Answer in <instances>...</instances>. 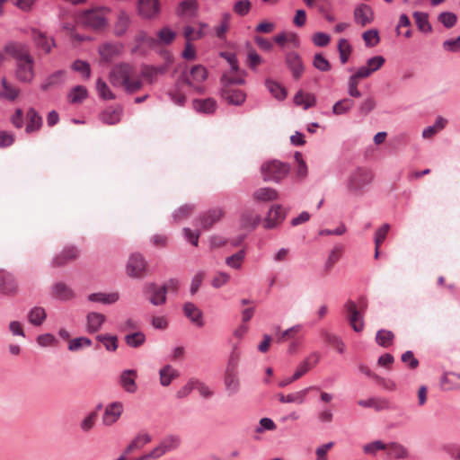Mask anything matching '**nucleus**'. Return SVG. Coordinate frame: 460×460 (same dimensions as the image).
<instances>
[{"label":"nucleus","instance_id":"1","mask_svg":"<svg viewBox=\"0 0 460 460\" xmlns=\"http://www.w3.org/2000/svg\"><path fill=\"white\" fill-rule=\"evenodd\" d=\"M164 66L155 68L145 66L141 72L128 64H120L112 68L110 73V83L114 86L123 87L128 93H135L141 89L143 83L141 77L152 78L158 73H164Z\"/></svg>","mask_w":460,"mask_h":460},{"label":"nucleus","instance_id":"2","mask_svg":"<svg viewBox=\"0 0 460 460\" xmlns=\"http://www.w3.org/2000/svg\"><path fill=\"white\" fill-rule=\"evenodd\" d=\"M5 51L16 60L17 80L26 84L32 82L35 76L34 59L29 47L22 43H11L5 46Z\"/></svg>","mask_w":460,"mask_h":460},{"label":"nucleus","instance_id":"3","mask_svg":"<svg viewBox=\"0 0 460 460\" xmlns=\"http://www.w3.org/2000/svg\"><path fill=\"white\" fill-rule=\"evenodd\" d=\"M373 180L374 173L370 169L359 167L349 175L346 186L350 193L361 195Z\"/></svg>","mask_w":460,"mask_h":460},{"label":"nucleus","instance_id":"4","mask_svg":"<svg viewBox=\"0 0 460 460\" xmlns=\"http://www.w3.org/2000/svg\"><path fill=\"white\" fill-rule=\"evenodd\" d=\"M108 9L94 8L84 11L79 16V22L94 31L104 29L107 24Z\"/></svg>","mask_w":460,"mask_h":460},{"label":"nucleus","instance_id":"5","mask_svg":"<svg viewBox=\"0 0 460 460\" xmlns=\"http://www.w3.org/2000/svg\"><path fill=\"white\" fill-rule=\"evenodd\" d=\"M261 172L264 181H272L279 182L289 172V166L278 160L265 162L261 167Z\"/></svg>","mask_w":460,"mask_h":460},{"label":"nucleus","instance_id":"6","mask_svg":"<svg viewBox=\"0 0 460 460\" xmlns=\"http://www.w3.org/2000/svg\"><path fill=\"white\" fill-rule=\"evenodd\" d=\"M366 302L360 305L359 309L357 307L355 302L351 300L348 301L344 305V309L346 311V317L352 329L357 332H360L364 329L363 314L366 311Z\"/></svg>","mask_w":460,"mask_h":460},{"label":"nucleus","instance_id":"7","mask_svg":"<svg viewBox=\"0 0 460 460\" xmlns=\"http://www.w3.org/2000/svg\"><path fill=\"white\" fill-rule=\"evenodd\" d=\"M148 271V263L140 253H133L129 256L127 265V275L133 279H143Z\"/></svg>","mask_w":460,"mask_h":460},{"label":"nucleus","instance_id":"8","mask_svg":"<svg viewBox=\"0 0 460 460\" xmlns=\"http://www.w3.org/2000/svg\"><path fill=\"white\" fill-rule=\"evenodd\" d=\"M124 411V405L121 402H112L108 403L102 416V424L104 427L113 426L121 417Z\"/></svg>","mask_w":460,"mask_h":460},{"label":"nucleus","instance_id":"9","mask_svg":"<svg viewBox=\"0 0 460 460\" xmlns=\"http://www.w3.org/2000/svg\"><path fill=\"white\" fill-rule=\"evenodd\" d=\"M286 217V211L280 205L272 206L263 222V226L267 229L277 227Z\"/></svg>","mask_w":460,"mask_h":460},{"label":"nucleus","instance_id":"10","mask_svg":"<svg viewBox=\"0 0 460 460\" xmlns=\"http://www.w3.org/2000/svg\"><path fill=\"white\" fill-rule=\"evenodd\" d=\"M137 372L135 369L123 370L119 377V384L122 389L128 394H135L137 391L136 379Z\"/></svg>","mask_w":460,"mask_h":460},{"label":"nucleus","instance_id":"11","mask_svg":"<svg viewBox=\"0 0 460 460\" xmlns=\"http://www.w3.org/2000/svg\"><path fill=\"white\" fill-rule=\"evenodd\" d=\"M0 292L8 296L18 292V284L13 274L0 270Z\"/></svg>","mask_w":460,"mask_h":460},{"label":"nucleus","instance_id":"12","mask_svg":"<svg viewBox=\"0 0 460 460\" xmlns=\"http://www.w3.org/2000/svg\"><path fill=\"white\" fill-rule=\"evenodd\" d=\"M225 216V210L222 208H214L204 213L199 219L201 227L205 230L209 229L214 224L220 221Z\"/></svg>","mask_w":460,"mask_h":460},{"label":"nucleus","instance_id":"13","mask_svg":"<svg viewBox=\"0 0 460 460\" xmlns=\"http://www.w3.org/2000/svg\"><path fill=\"white\" fill-rule=\"evenodd\" d=\"M385 58L383 56H375L367 61L366 66L359 67L357 72L364 78L369 77L373 73L379 70L385 64Z\"/></svg>","mask_w":460,"mask_h":460},{"label":"nucleus","instance_id":"14","mask_svg":"<svg viewBox=\"0 0 460 460\" xmlns=\"http://www.w3.org/2000/svg\"><path fill=\"white\" fill-rule=\"evenodd\" d=\"M354 20L356 23L364 27L372 22L374 13L371 7L367 4H361L354 10Z\"/></svg>","mask_w":460,"mask_h":460},{"label":"nucleus","instance_id":"15","mask_svg":"<svg viewBox=\"0 0 460 460\" xmlns=\"http://www.w3.org/2000/svg\"><path fill=\"white\" fill-rule=\"evenodd\" d=\"M244 75L245 73L239 68H237V71H233L230 69L229 71L224 73L222 75V88L233 87L236 84H243L244 83Z\"/></svg>","mask_w":460,"mask_h":460},{"label":"nucleus","instance_id":"16","mask_svg":"<svg viewBox=\"0 0 460 460\" xmlns=\"http://www.w3.org/2000/svg\"><path fill=\"white\" fill-rule=\"evenodd\" d=\"M31 31L35 45L41 49L46 54L49 53L52 48L56 46L53 38L48 37L45 33L36 29H32Z\"/></svg>","mask_w":460,"mask_h":460},{"label":"nucleus","instance_id":"17","mask_svg":"<svg viewBox=\"0 0 460 460\" xmlns=\"http://www.w3.org/2000/svg\"><path fill=\"white\" fill-rule=\"evenodd\" d=\"M224 384L228 395H234L240 390V380L238 371L226 370Z\"/></svg>","mask_w":460,"mask_h":460},{"label":"nucleus","instance_id":"18","mask_svg":"<svg viewBox=\"0 0 460 460\" xmlns=\"http://www.w3.org/2000/svg\"><path fill=\"white\" fill-rule=\"evenodd\" d=\"M140 15L145 18H154L159 13L158 0H138Z\"/></svg>","mask_w":460,"mask_h":460},{"label":"nucleus","instance_id":"19","mask_svg":"<svg viewBox=\"0 0 460 460\" xmlns=\"http://www.w3.org/2000/svg\"><path fill=\"white\" fill-rule=\"evenodd\" d=\"M78 255L79 252L75 247H66L54 258L52 264L55 267L64 266L65 264L75 261Z\"/></svg>","mask_w":460,"mask_h":460},{"label":"nucleus","instance_id":"20","mask_svg":"<svg viewBox=\"0 0 460 460\" xmlns=\"http://www.w3.org/2000/svg\"><path fill=\"white\" fill-rule=\"evenodd\" d=\"M223 98L230 104L240 105L245 101V93L234 87L222 88Z\"/></svg>","mask_w":460,"mask_h":460},{"label":"nucleus","instance_id":"21","mask_svg":"<svg viewBox=\"0 0 460 460\" xmlns=\"http://www.w3.org/2000/svg\"><path fill=\"white\" fill-rule=\"evenodd\" d=\"M183 77L187 84L192 85L194 83L205 81L208 77V72L204 66L196 65L190 69V75L184 74Z\"/></svg>","mask_w":460,"mask_h":460},{"label":"nucleus","instance_id":"22","mask_svg":"<svg viewBox=\"0 0 460 460\" xmlns=\"http://www.w3.org/2000/svg\"><path fill=\"white\" fill-rule=\"evenodd\" d=\"M286 62L291 70L294 78L298 79L304 72V66L298 54L296 52L288 53L286 58Z\"/></svg>","mask_w":460,"mask_h":460},{"label":"nucleus","instance_id":"23","mask_svg":"<svg viewBox=\"0 0 460 460\" xmlns=\"http://www.w3.org/2000/svg\"><path fill=\"white\" fill-rule=\"evenodd\" d=\"M101 407L102 405H98L96 410L88 412L79 421V429L84 434L89 433L95 427L98 418V410L101 409Z\"/></svg>","mask_w":460,"mask_h":460},{"label":"nucleus","instance_id":"24","mask_svg":"<svg viewBox=\"0 0 460 460\" xmlns=\"http://www.w3.org/2000/svg\"><path fill=\"white\" fill-rule=\"evenodd\" d=\"M146 293L150 294L149 300L155 305H163L166 301V295L164 294V289L158 288L154 283L146 285Z\"/></svg>","mask_w":460,"mask_h":460},{"label":"nucleus","instance_id":"25","mask_svg":"<svg viewBox=\"0 0 460 460\" xmlns=\"http://www.w3.org/2000/svg\"><path fill=\"white\" fill-rule=\"evenodd\" d=\"M27 125L25 131L31 133L38 131L42 126V118L33 108H30L26 113Z\"/></svg>","mask_w":460,"mask_h":460},{"label":"nucleus","instance_id":"26","mask_svg":"<svg viewBox=\"0 0 460 460\" xmlns=\"http://www.w3.org/2000/svg\"><path fill=\"white\" fill-rule=\"evenodd\" d=\"M184 314L199 327L204 325L202 312L193 304L188 302L183 306Z\"/></svg>","mask_w":460,"mask_h":460},{"label":"nucleus","instance_id":"27","mask_svg":"<svg viewBox=\"0 0 460 460\" xmlns=\"http://www.w3.org/2000/svg\"><path fill=\"white\" fill-rule=\"evenodd\" d=\"M1 85L2 91H0V98H4L11 102L15 101L18 98L20 94V89L10 84L5 77L2 78Z\"/></svg>","mask_w":460,"mask_h":460},{"label":"nucleus","instance_id":"28","mask_svg":"<svg viewBox=\"0 0 460 460\" xmlns=\"http://www.w3.org/2000/svg\"><path fill=\"white\" fill-rule=\"evenodd\" d=\"M106 317L104 314L92 312L89 313L86 316V322H87V331L90 333H93L98 332L103 323L105 322Z\"/></svg>","mask_w":460,"mask_h":460},{"label":"nucleus","instance_id":"29","mask_svg":"<svg viewBox=\"0 0 460 460\" xmlns=\"http://www.w3.org/2000/svg\"><path fill=\"white\" fill-rule=\"evenodd\" d=\"M294 102L297 106H302L305 110L311 108L315 105L316 99L313 93H305L304 91H298L295 97Z\"/></svg>","mask_w":460,"mask_h":460},{"label":"nucleus","instance_id":"30","mask_svg":"<svg viewBox=\"0 0 460 460\" xmlns=\"http://www.w3.org/2000/svg\"><path fill=\"white\" fill-rule=\"evenodd\" d=\"M252 197L256 201L269 202L276 200L279 193L272 188H260L253 192Z\"/></svg>","mask_w":460,"mask_h":460},{"label":"nucleus","instance_id":"31","mask_svg":"<svg viewBox=\"0 0 460 460\" xmlns=\"http://www.w3.org/2000/svg\"><path fill=\"white\" fill-rule=\"evenodd\" d=\"M159 376L160 384L163 386H168L173 379L177 378L180 376V373L171 365H166L160 369Z\"/></svg>","mask_w":460,"mask_h":460},{"label":"nucleus","instance_id":"32","mask_svg":"<svg viewBox=\"0 0 460 460\" xmlns=\"http://www.w3.org/2000/svg\"><path fill=\"white\" fill-rule=\"evenodd\" d=\"M52 296L55 298L67 301L74 297V292L68 286L59 282L53 286Z\"/></svg>","mask_w":460,"mask_h":460},{"label":"nucleus","instance_id":"33","mask_svg":"<svg viewBox=\"0 0 460 460\" xmlns=\"http://www.w3.org/2000/svg\"><path fill=\"white\" fill-rule=\"evenodd\" d=\"M152 440L151 436L147 433L138 434L128 446L125 450V454H130L136 450L143 448L146 445L150 443Z\"/></svg>","mask_w":460,"mask_h":460},{"label":"nucleus","instance_id":"34","mask_svg":"<svg viewBox=\"0 0 460 460\" xmlns=\"http://www.w3.org/2000/svg\"><path fill=\"white\" fill-rule=\"evenodd\" d=\"M441 385L445 390L460 389V374L455 372L446 373L441 381Z\"/></svg>","mask_w":460,"mask_h":460},{"label":"nucleus","instance_id":"35","mask_svg":"<svg viewBox=\"0 0 460 460\" xmlns=\"http://www.w3.org/2000/svg\"><path fill=\"white\" fill-rule=\"evenodd\" d=\"M387 455L396 459H404L408 456L409 453L407 448L400 443L391 442L386 444Z\"/></svg>","mask_w":460,"mask_h":460},{"label":"nucleus","instance_id":"36","mask_svg":"<svg viewBox=\"0 0 460 460\" xmlns=\"http://www.w3.org/2000/svg\"><path fill=\"white\" fill-rule=\"evenodd\" d=\"M358 403L362 407L374 408L376 411H383L390 408L389 401L385 398H370L368 400H360Z\"/></svg>","mask_w":460,"mask_h":460},{"label":"nucleus","instance_id":"37","mask_svg":"<svg viewBox=\"0 0 460 460\" xmlns=\"http://www.w3.org/2000/svg\"><path fill=\"white\" fill-rule=\"evenodd\" d=\"M302 330V326L300 324L290 327L289 329L280 332V328L277 327V335L276 341L282 343L288 340L294 341L296 340V336Z\"/></svg>","mask_w":460,"mask_h":460},{"label":"nucleus","instance_id":"38","mask_svg":"<svg viewBox=\"0 0 460 460\" xmlns=\"http://www.w3.org/2000/svg\"><path fill=\"white\" fill-rule=\"evenodd\" d=\"M47 317V313L43 307L35 306L28 313V321L34 326H40Z\"/></svg>","mask_w":460,"mask_h":460},{"label":"nucleus","instance_id":"39","mask_svg":"<svg viewBox=\"0 0 460 460\" xmlns=\"http://www.w3.org/2000/svg\"><path fill=\"white\" fill-rule=\"evenodd\" d=\"M199 8V4L196 0H184L179 4V14L183 16H195Z\"/></svg>","mask_w":460,"mask_h":460},{"label":"nucleus","instance_id":"40","mask_svg":"<svg viewBox=\"0 0 460 460\" xmlns=\"http://www.w3.org/2000/svg\"><path fill=\"white\" fill-rule=\"evenodd\" d=\"M129 24H130L129 16L124 12L119 13V14L118 15L117 21L114 24L115 35L122 36L127 31Z\"/></svg>","mask_w":460,"mask_h":460},{"label":"nucleus","instance_id":"41","mask_svg":"<svg viewBox=\"0 0 460 460\" xmlns=\"http://www.w3.org/2000/svg\"><path fill=\"white\" fill-rule=\"evenodd\" d=\"M261 217L253 211H244L241 216V226L243 228H254L260 223Z\"/></svg>","mask_w":460,"mask_h":460},{"label":"nucleus","instance_id":"42","mask_svg":"<svg viewBox=\"0 0 460 460\" xmlns=\"http://www.w3.org/2000/svg\"><path fill=\"white\" fill-rule=\"evenodd\" d=\"M88 299H89V301H92V302H98V303L110 305V304H113L119 300V294L118 293H111V294L93 293V294L89 295Z\"/></svg>","mask_w":460,"mask_h":460},{"label":"nucleus","instance_id":"43","mask_svg":"<svg viewBox=\"0 0 460 460\" xmlns=\"http://www.w3.org/2000/svg\"><path fill=\"white\" fill-rule=\"evenodd\" d=\"M310 390H319L316 386H310L300 391L287 394L288 403L303 404Z\"/></svg>","mask_w":460,"mask_h":460},{"label":"nucleus","instance_id":"44","mask_svg":"<svg viewBox=\"0 0 460 460\" xmlns=\"http://www.w3.org/2000/svg\"><path fill=\"white\" fill-rule=\"evenodd\" d=\"M120 117L121 109L108 108L103 111L102 115V119L106 124L114 125L120 120Z\"/></svg>","mask_w":460,"mask_h":460},{"label":"nucleus","instance_id":"45","mask_svg":"<svg viewBox=\"0 0 460 460\" xmlns=\"http://www.w3.org/2000/svg\"><path fill=\"white\" fill-rule=\"evenodd\" d=\"M194 109L203 113H212L216 109V102L208 98L205 100H195L193 102Z\"/></svg>","mask_w":460,"mask_h":460},{"label":"nucleus","instance_id":"46","mask_svg":"<svg viewBox=\"0 0 460 460\" xmlns=\"http://www.w3.org/2000/svg\"><path fill=\"white\" fill-rule=\"evenodd\" d=\"M266 86L270 93L278 100H284L287 96V90L279 84L278 82L273 80H267Z\"/></svg>","mask_w":460,"mask_h":460},{"label":"nucleus","instance_id":"47","mask_svg":"<svg viewBox=\"0 0 460 460\" xmlns=\"http://www.w3.org/2000/svg\"><path fill=\"white\" fill-rule=\"evenodd\" d=\"M394 334L388 330H379L376 332V341L378 345L387 348L393 344Z\"/></svg>","mask_w":460,"mask_h":460},{"label":"nucleus","instance_id":"48","mask_svg":"<svg viewBox=\"0 0 460 460\" xmlns=\"http://www.w3.org/2000/svg\"><path fill=\"white\" fill-rule=\"evenodd\" d=\"M176 38V32L169 27H164L157 32V44L169 45Z\"/></svg>","mask_w":460,"mask_h":460},{"label":"nucleus","instance_id":"49","mask_svg":"<svg viewBox=\"0 0 460 460\" xmlns=\"http://www.w3.org/2000/svg\"><path fill=\"white\" fill-rule=\"evenodd\" d=\"M125 342L131 348H139L146 341V335L141 332H136L129 333L124 338Z\"/></svg>","mask_w":460,"mask_h":460},{"label":"nucleus","instance_id":"50","mask_svg":"<svg viewBox=\"0 0 460 460\" xmlns=\"http://www.w3.org/2000/svg\"><path fill=\"white\" fill-rule=\"evenodd\" d=\"M413 18L415 19V22L420 31L423 32H430L431 25L428 20V14L425 13L415 12L413 13Z\"/></svg>","mask_w":460,"mask_h":460},{"label":"nucleus","instance_id":"51","mask_svg":"<svg viewBox=\"0 0 460 460\" xmlns=\"http://www.w3.org/2000/svg\"><path fill=\"white\" fill-rule=\"evenodd\" d=\"M87 97V90L85 87L78 85L72 89L68 95V101L71 103H79Z\"/></svg>","mask_w":460,"mask_h":460},{"label":"nucleus","instance_id":"52","mask_svg":"<svg viewBox=\"0 0 460 460\" xmlns=\"http://www.w3.org/2000/svg\"><path fill=\"white\" fill-rule=\"evenodd\" d=\"M386 443L376 440L363 446V452L367 455L376 456L378 451H385Z\"/></svg>","mask_w":460,"mask_h":460},{"label":"nucleus","instance_id":"53","mask_svg":"<svg viewBox=\"0 0 460 460\" xmlns=\"http://www.w3.org/2000/svg\"><path fill=\"white\" fill-rule=\"evenodd\" d=\"M354 106V102L351 99L345 98L337 102L332 108L335 115H341L348 112Z\"/></svg>","mask_w":460,"mask_h":460},{"label":"nucleus","instance_id":"54","mask_svg":"<svg viewBox=\"0 0 460 460\" xmlns=\"http://www.w3.org/2000/svg\"><path fill=\"white\" fill-rule=\"evenodd\" d=\"M338 50L340 53L341 62L346 64L351 53V46L345 39H341L338 43Z\"/></svg>","mask_w":460,"mask_h":460},{"label":"nucleus","instance_id":"55","mask_svg":"<svg viewBox=\"0 0 460 460\" xmlns=\"http://www.w3.org/2000/svg\"><path fill=\"white\" fill-rule=\"evenodd\" d=\"M364 79L360 76L358 72L352 75L349 79V94L351 97L358 98L361 96V93L358 89L359 80Z\"/></svg>","mask_w":460,"mask_h":460},{"label":"nucleus","instance_id":"56","mask_svg":"<svg viewBox=\"0 0 460 460\" xmlns=\"http://www.w3.org/2000/svg\"><path fill=\"white\" fill-rule=\"evenodd\" d=\"M119 48L117 45L113 44H104L100 49V55L106 61L112 59L115 56L119 54Z\"/></svg>","mask_w":460,"mask_h":460},{"label":"nucleus","instance_id":"57","mask_svg":"<svg viewBox=\"0 0 460 460\" xmlns=\"http://www.w3.org/2000/svg\"><path fill=\"white\" fill-rule=\"evenodd\" d=\"M97 340L102 342L107 350L115 351L118 349V338L112 335H98Z\"/></svg>","mask_w":460,"mask_h":460},{"label":"nucleus","instance_id":"58","mask_svg":"<svg viewBox=\"0 0 460 460\" xmlns=\"http://www.w3.org/2000/svg\"><path fill=\"white\" fill-rule=\"evenodd\" d=\"M324 340L330 346L336 349L340 353L344 352L345 345L339 336L326 332L324 334Z\"/></svg>","mask_w":460,"mask_h":460},{"label":"nucleus","instance_id":"59","mask_svg":"<svg viewBox=\"0 0 460 460\" xmlns=\"http://www.w3.org/2000/svg\"><path fill=\"white\" fill-rule=\"evenodd\" d=\"M342 253V248L341 247H334L331 253L328 256V259L325 262V271L328 273L334 264L340 260Z\"/></svg>","mask_w":460,"mask_h":460},{"label":"nucleus","instance_id":"60","mask_svg":"<svg viewBox=\"0 0 460 460\" xmlns=\"http://www.w3.org/2000/svg\"><path fill=\"white\" fill-rule=\"evenodd\" d=\"M91 345L92 341L90 339L80 337L69 341L68 349L71 351H77L84 347H90Z\"/></svg>","mask_w":460,"mask_h":460},{"label":"nucleus","instance_id":"61","mask_svg":"<svg viewBox=\"0 0 460 460\" xmlns=\"http://www.w3.org/2000/svg\"><path fill=\"white\" fill-rule=\"evenodd\" d=\"M231 15L229 13H224L222 16L221 22L215 28L217 36L219 39H223L229 29Z\"/></svg>","mask_w":460,"mask_h":460},{"label":"nucleus","instance_id":"62","mask_svg":"<svg viewBox=\"0 0 460 460\" xmlns=\"http://www.w3.org/2000/svg\"><path fill=\"white\" fill-rule=\"evenodd\" d=\"M181 439L179 437L171 436L164 439L160 444V447L163 449L165 454L168 451L173 450L180 446Z\"/></svg>","mask_w":460,"mask_h":460},{"label":"nucleus","instance_id":"63","mask_svg":"<svg viewBox=\"0 0 460 460\" xmlns=\"http://www.w3.org/2000/svg\"><path fill=\"white\" fill-rule=\"evenodd\" d=\"M362 38L367 47H375L380 41L378 31L374 29L365 31Z\"/></svg>","mask_w":460,"mask_h":460},{"label":"nucleus","instance_id":"64","mask_svg":"<svg viewBox=\"0 0 460 460\" xmlns=\"http://www.w3.org/2000/svg\"><path fill=\"white\" fill-rule=\"evenodd\" d=\"M443 49L447 52L456 53L460 51V36L456 39H448L442 44Z\"/></svg>","mask_w":460,"mask_h":460}]
</instances>
